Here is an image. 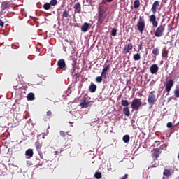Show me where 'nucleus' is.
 I'll list each match as a JSON object with an SVG mask.
<instances>
[{"instance_id": "nucleus-1", "label": "nucleus", "mask_w": 179, "mask_h": 179, "mask_svg": "<svg viewBox=\"0 0 179 179\" xmlns=\"http://www.w3.org/2000/svg\"><path fill=\"white\" fill-rule=\"evenodd\" d=\"M160 6V2L159 1H155L152 6L151 10L153 14L149 16V22L152 23L153 27H157L159 26V22L156 20V13H157V9Z\"/></svg>"}, {"instance_id": "nucleus-2", "label": "nucleus", "mask_w": 179, "mask_h": 179, "mask_svg": "<svg viewBox=\"0 0 179 179\" xmlns=\"http://www.w3.org/2000/svg\"><path fill=\"white\" fill-rule=\"evenodd\" d=\"M157 101V98L156 97V91H151L148 94V103L150 106H153Z\"/></svg>"}, {"instance_id": "nucleus-3", "label": "nucleus", "mask_w": 179, "mask_h": 179, "mask_svg": "<svg viewBox=\"0 0 179 179\" xmlns=\"http://www.w3.org/2000/svg\"><path fill=\"white\" fill-rule=\"evenodd\" d=\"M141 106H142V102L139 98H136L131 101V106L133 111H138L141 108Z\"/></svg>"}, {"instance_id": "nucleus-4", "label": "nucleus", "mask_w": 179, "mask_h": 179, "mask_svg": "<svg viewBox=\"0 0 179 179\" xmlns=\"http://www.w3.org/2000/svg\"><path fill=\"white\" fill-rule=\"evenodd\" d=\"M164 30H166L165 25H159L155 30L154 34L155 37H163L164 36Z\"/></svg>"}, {"instance_id": "nucleus-5", "label": "nucleus", "mask_w": 179, "mask_h": 179, "mask_svg": "<svg viewBox=\"0 0 179 179\" xmlns=\"http://www.w3.org/2000/svg\"><path fill=\"white\" fill-rule=\"evenodd\" d=\"M127 44L124 45V47L122 50V54L127 55L129 52V51L132 50V48H134V45H132V43H131V38H129L126 41Z\"/></svg>"}, {"instance_id": "nucleus-6", "label": "nucleus", "mask_w": 179, "mask_h": 179, "mask_svg": "<svg viewBox=\"0 0 179 179\" xmlns=\"http://www.w3.org/2000/svg\"><path fill=\"white\" fill-rule=\"evenodd\" d=\"M145 20L140 17L138 22H137V29L140 33H143L145 30Z\"/></svg>"}, {"instance_id": "nucleus-7", "label": "nucleus", "mask_w": 179, "mask_h": 179, "mask_svg": "<svg viewBox=\"0 0 179 179\" xmlns=\"http://www.w3.org/2000/svg\"><path fill=\"white\" fill-rule=\"evenodd\" d=\"M104 13H106V10H104V8L100 9L99 10L98 22L99 24H103V22H104V19H106Z\"/></svg>"}, {"instance_id": "nucleus-8", "label": "nucleus", "mask_w": 179, "mask_h": 179, "mask_svg": "<svg viewBox=\"0 0 179 179\" xmlns=\"http://www.w3.org/2000/svg\"><path fill=\"white\" fill-rule=\"evenodd\" d=\"M57 66L62 71H66V63L64 59H60L57 61Z\"/></svg>"}, {"instance_id": "nucleus-9", "label": "nucleus", "mask_w": 179, "mask_h": 179, "mask_svg": "<svg viewBox=\"0 0 179 179\" xmlns=\"http://www.w3.org/2000/svg\"><path fill=\"white\" fill-rule=\"evenodd\" d=\"M90 105V101L89 99H87V98H84L83 100H81V102L80 103L81 108H87Z\"/></svg>"}, {"instance_id": "nucleus-10", "label": "nucleus", "mask_w": 179, "mask_h": 179, "mask_svg": "<svg viewBox=\"0 0 179 179\" xmlns=\"http://www.w3.org/2000/svg\"><path fill=\"white\" fill-rule=\"evenodd\" d=\"M35 146L36 148V150L38 152V155L40 157L43 159H44V156L43 155V151L41 150V148H43V145L40 143H36Z\"/></svg>"}, {"instance_id": "nucleus-11", "label": "nucleus", "mask_w": 179, "mask_h": 179, "mask_svg": "<svg viewBox=\"0 0 179 179\" xmlns=\"http://www.w3.org/2000/svg\"><path fill=\"white\" fill-rule=\"evenodd\" d=\"M158 71H159V66H157V64H156L151 65V66L150 67V73H152V75H155L157 73Z\"/></svg>"}, {"instance_id": "nucleus-12", "label": "nucleus", "mask_w": 179, "mask_h": 179, "mask_svg": "<svg viewBox=\"0 0 179 179\" xmlns=\"http://www.w3.org/2000/svg\"><path fill=\"white\" fill-rule=\"evenodd\" d=\"M74 13H80L82 12V6L80 3L77 2L73 6Z\"/></svg>"}, {"instance_id": "nucleus-13", "label": "nucleus", "mask_w": 179, "mask_h": 179, "mask_svg": "<svg viewBox=\"0 0 179 179\" xmlns=\"http://www.w3.org/2000/svg\"><path fill=\"white\" fill-rule=\"evenodd\" d=\"M108 69H110V65L105 66L104 68L102 69V72L101 73L102 78L106 79L107 78V73L108 72Z\"/></svg>"}, {"instance_id": "nucleus-14", "label": "nucleus", "mask_w": 179, "mask_h": 179, "mask_svg": "<svg viewBox=\"0 0 179 179\" xmlns=\"http://www.w3.org/2000/svg\"><path fill=\"white\" fill-rule=\"evenodd\" d=\"M173 85H174V81L173 80H169L168 82H166V88H165L166 92H170Z\"/></svg>"}, {"instance_id": "nucleus-15", "label": "nucleus", "mask_w": 179, "mask_h": 179, "mask_svg": "<svg viewBox=\"0 0 179 179\" xmlns=\"http://www.w3.org/2000/svg\"><path fill=\"white\" fill-rule=\"evenodd\" d=\"M89 29H90V24L87 22H85L83 26H81V31L83 33H86L89 31Z\"/></svg>"}, {"instance_id": "nucleus-16", "label": "nucleus", "mask_w": 179, "mask_h": 179, "mask_svg": "<svg viewBox=\"0 0 179 179\" xmlns=\"http://www.w3.org/2000/svg\"><path fill=\"white\" fill-rule=\"evenodd\" d=\"M71 15H69V11L66 10V8H65L62 13V19H66L67 22H69V18Z\"/></svg>"}, {"instance_id": "nucleus-17", "label": "nucleus", "mask_w": 179, "mask_h": 179, "mask_svg": "<svg viewBox=\"0 0 179 179\" xmlns=\"http://www.w3.org/2000/svg\"><path fill=\"white\" fill-rule=\"evenodd\" d=\"M160 155V148H155L154 152L152 155V157L155 159V160H157L159 155Z\"/></svg>"}, {"instance_id": "nucleus-18", "label": "nucleus", "mask_w": 179, "mask_h": 179, "mask_svg": "<svg viewBox=\"0 0 179 179\" xmlns=\"http://www.w3.org/2000/svg\"><path fill=\"white\" fill-rule=\"evenodd\" d=\"M33 155H34V152L32 149H28L25 152V155L27 156V159H31V157H33Z\"/></svg>"}, {"instance_id": "nucleus-19", "label": "nucleus", "mask_w": 179, "mask_h": 179, "mask_svg": "<svg viewBox=\"0 0 179 179\" xmlns=\"http://www.w3.org/2000/svg\"><path fill=\"white\" fill-rule=\"evenodd\" d=\"M1 8L2 10H5V9H8V8H9V2L3 1L1 3Z\"/></svg>"}, {"instance_id": "nucleus-20", "label": "nucleus", "mask_w": 179, "mask_h": 179, "mask_svg": "<svg viewBox=\"0 0 179 179\" xmlns=\"http://www.w3.org/2000/svg\"><path fill=\"white\" fill-rule=\"evenodd\" d=\"M152 54H153L155 57H157V55H159L160 54V49H159L157 47L154 48L152 49Z\"/></svg>"}, {"instance_id": "nucleus-21", "label": "nucleus", "mask_w": 179, "mask_h": 179, "mask_svg": "<svg viewBox=\"0 0 179 179\" xmlns=\"http://www.w3.org/2000/svg\"><path fill=\"white\" fill-rule=\"evenodd\" d=\"M96 89L97 86H96L94 84H91L89 87V90L91 93H94Z\"/></svg>"}, {"instance_id": "nucleus-22", "label": "nucleus", "mask_w": 179, "mask_h": 179, "mask_svg": "<svg viewBox=\"0 0 179 179\" xmlns=\"http://www.w3.org/2000/svg\"><path fill=\"white\" fill-rule=\"evenodd\" d=\"M123 113L126 117H129V115H131V113L129 112V107L124 108Z\"/></svg>"}, {"instance_id": "nucleus-23", "label": "nucleus", "mask_w": 179, "mask_h": 179, "mask_svg": "<svg viewBox=\"0 0 179 179\" xmlns=\"http://www.w3.org/2000/svg\"><path fill=\"white\" fill-rule=\"evenodd\" d=\"M121 106L122 107L127 108V107H128V106H129V101H128V100H127V99H122L121 101Z\"/></svg>"}, {"instance_id": "nucleus-24", "label": "nucleus", "mask_w": 179, "mask_h": 179, "mask_svg": "<svg viewBox=\"0 0 179 179\" xmlns=\"http://www.w3.org/2000/svg\"><path fill=\"white\" fill-rule=\"evenodd\" d=\"M27 100H29V101H33V100H34V94L33 92L28 94Z\"/></svg>"}, {"instance_id": "nucleus-25", "label": "nucleus", "mask_w": 179, "mask_h": 179, "mask_svg": "<svg viewBox=\"0 0 179 179\" xmlns=\"http://www.w3.org/2000/svg\"><path fill=\"white\" fill-rule=\"evenodd\" d=\"M129 139H131V138L128 134L124 135L122 138V141L124 142V143H128V142H129Z\"/></svg>"}, {"instance_id": "nucleus-26", "label": "nucleus", "mask_w": 179, "mask_h": 179, "mask_svg": "<svg viewBox=\"0 0 179 179\" xmlns=\"http://www.w3.org/2000/svg\"><path fill=\"white\" fill-rule=\"evenodd\" d=\"M141 6V1L139 0H135L134 2V9H138Z\"/></svg>"}, {"instance_id": "nucleus-27", "label": "nucleus", "mask_w": 179, "mask_h": 179, "mask_svg": "<svg viewBox=\"0 0 179 179\" xmlns=\"http://www.w3.org/2000/svg\"><path fill=\"white\" fill-rule=\"evenodd\" d=\"M43 9H45V10H50V9H51V4L50 3H45L43 4Z\"/></svg>"}, {"instance_id": "nucleus-28", "label": "nucleus", "mask_w": 179, "mask_h": 179, "mask_svg": "<svg viewBox=\"0 0 179 179\" xmlns=\"http://www.w3.org/2000/svg\"><path fill=\"white\" fill-rule=\"evenodd\" d=\"M71 75L74 79H78L80 76L79 73H75V69H73V72L71 73Z\"/></svg>"}, {"instance_id": "nucleus-29", "label": "nucleus", "mask_w": 179, "mask_h": 179, "mask_svg": "<svg viewBox=\"0 0 179 179\" xmlns=\"http://www.w3.org/2000/svg\"><path fill=\"white\" fill-rule=\"evenodd\" d=\"M163 174L164 176H166V177H170V176H171V171L169 169H164Z\"/></svg>"}, {"instance_id": "nucleus-30", "label": "nucleus", "mask_w": 179, "mask_h": 179, "mask_svg": "<svg viewBox=\"0 0 179 179\" xmlns=\"http://www.w3.org/2000/svg\"><path fill=\"white\" fill-rule=\"evenodd\" d=\"M133 59H134L135 61H139V59H141V54H134L133 56Z\"/></svg>"}, {"instance_id": "nucleus-31", "label": "nucleus", "mask_w": 179, "mask_h": 179, "mask_svg": "<svg viewBox=\"0 0 179 179\" xmlns=\"http://www.w3.org/2000/svg\"><path fill=\"white\" fill-rule=\"evenodd\" d=\"M59 134H60V136L62 138H65V136H66V135H69V136H72L71 135H69V134H68V132H65L64 131H60Z\"/></svg>"}, {"instance_id": "nucleus-32", "label": "nucleus", "mask_w": 179, "mask_h": 179, "mask_svg": "<svg viewBox=\"0 0 179 179\" xmlns=\"http://www.w3.org/2000/svg\"><path fill=\"white\" fill-rule=\"evenodd\" d=\"M162 57L164 58L165 60H167V59L169 58V50H165L162 53Z\"/></svg>"}, {"instance_id": "nucleus-33", "label": "nucleus", "mask_w": 179, "mask_h": 179, "mask_svg": "<svg viewBox=\"0 0 179 179\" xmlns=\"http://www.w3.org/2000/svg\"><path fill=\"white\" fill-rule=\"evenodd\" d=\"M103 76H101H101H97L96 78V82H97V83H101L103 82Z\"/></svg>"}, {"instance_id": "nucleus-34", "label": "nucleus", "mask_w": 179, "mask_h": 179, "mask_svg": "<svg viewBox=\"0 0 179 179\" xmlns=\"http://www.w3.org/2000/svg\"><path fill=\"white\" fill-rule=\"evenodd\" d=\"M94 177H95V178H96V179H100V178H101V177H103V176L101 175V173H100V172H96V173H94Z\"/></svg>"}, {"instance_id": "nucleus-35", "label": "nucleus", "mask_w": 179, "mask_h": 179, "mask_svg": "<svg viewBox=\"0 0 179 179\" xmlns=\"http://www.w3.org/2000/svg\"><path fill=\"white\" fill-rule=\"evenodd\" d=\"M50 6H55V5H57V3H58V1L57 0H50Z\"/></svg>"}, {"instance_id": "nucleus-36", "label": "nucleus", "mask_w": 179, "mask_h": 179, "mask_svg": "<svg viewBox=\"0 0 179 179\" xmlns=\"http://www.w3.org/2000/svg\"><path fill=\"white\" fill-rule=\"evenodd\" d=\"M111 36H113V37H115V36H117V29L113 28L111 31Z\"/></svg>"}, {"instance_id": "nucleus-37", "label": "nucleus", "mask_w": 179, "mask_h": 179, "mask_svg": "<svg viewBox=\"0 0 179 179\" xmlns=\"http://www.w3.org/2000/svg\"><path fill=\"white\" fill-rule=\"evenodd\" d=\"M156 160L157 159H154V162H152L150 168L153 169V167H157L158 164H156Z\"/></svg>"}, {"instance_id": "nucleus-38", "label": "nucleus", "mask_w": 179, "mask_h": 179, "mask_svg": "<svg viewBox=\"0 0 179 179\" xmlns=\"http://www.w3.org/2000/svg\"><path fill=\"white\" fill-rule=\"evenodd\" d=\"M46 115L47 117H49V118H51V116L52 115V113L51 112V110H48V112H46Z\"/></svg>"}, {"instance_id": "nucleus-39", "label": "nucleus", "mask_w": 179, "mask_h": 179, "mask_svg": "<svg viewBox=\"0 0 179 179\" xmlns=\"http://www.w3.org/2000/svg\"><path fill=\"white\" fill-rule=\"evenodd\" d=\"M3 26H5V21L0 19V27H3Z\"/></svg>"}, {"instance_id": "nucleus-40", "label": "nucleus", "mask_w": 179, "mask_h": 179, "mask_svg": "<svg viewBox=\"0 0 179 179\" xmlns=\"http://www.w3.org/2000/svg\"><path fill=\"white\" fill-rule=\"evenodd\" d=\"M174 94L176 97H179V89L175 90Z\"/></svg>"}, {"instance_id": "nucleus-41", "label": "nucleus", "mask_w": 179, "mask_h": 179, "mask_svg": "<svg viewBox=\"0 0 179 179\" xmlns=\"http://www.w3.org/2000/svg\"><path fill=\"white\" fill-rule=\"evenodd\" d=\"M167 128H171L173 127V123L169 122L166 124Z\"/></svg>"}, {"instance_id": "nucleus-42", "label": "nucleus", "mask_w": 179, "mask_h": 179, "mask_svg": "<svg viewBox=\"0 0 179 179\" xmlns=\"http://www.w3.org/2000/svg\"><path fill=\"white\" fill-rule=\"evenodd\" d=\"M155 83V80H152L151 82L150 83V86H154Z\"/></svg>"}, {"instance_id": "nucleus-43", "label": "nucleus", "mask_w": 179, "mask_h": 179, "mask_svg": "<svg viewBox=\"0 0 179 179\" xmlns=\"http://www.w3.org/2000/svg\"><path fill=\"white\" fill-rule=\"evenodd\" d=\"M142 42L141 43V44L140 45H138V52H139V51L141 50H142Z\"/></svg>"}, {"instance_id": "nucleus-44", "label": "nucleus", "mask_w": 179, "mask_h": 179, "mask_svg": "<svg viewBox=\"0 0 179 179\" xmlns=\"http://www.w3.org/2000/svg\"><path fill=\"white\" fill-rule=\"evenodd\" d=\"M108 2H113V0H106Z\"/></svg>"}, {"instance_id": "nucleus-45", "label": "nucleus", "mask_w": 179, "mask_h": 179, "mask_svg": "<svg viewBox=\"0 0 179 179\" xmlns=\"http://www.w3.org/2000/svg\"><path fill=\"white\" fill-rule=\"evenodd\" d=\"M171 100V98H169L168 101H170Z\"/></svg>"}, {"instance_id": "nucleus-46", "label": "nucleus", "mask_w": 179, "mask_h": 179, "mask_svg": "<svg viewBox=\"0 0 179 179\" xmlns=\"http://www.w3.org/2000/svg\"><path fill=\"white\" fill-rule=\"evenodd\" d=\"M89 1H92V0H86V2H89Z\"/></svg>"}, {"instance_id": "nucleus-47", "label": "nucleus", "mask_w": 179, "mask_h": 179, "mask_svg": "<svg viewBox=\"0 0 179 179\" xmlns=\"http://www.w3.org/2000/svg\"><path fill=\"white\" fill-rule=\"evenodd\" d=\"M144 104H146V103H144Z\"/></svg>"}]
</instances>
